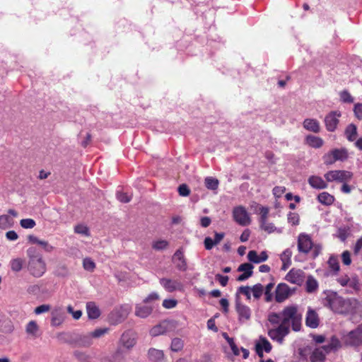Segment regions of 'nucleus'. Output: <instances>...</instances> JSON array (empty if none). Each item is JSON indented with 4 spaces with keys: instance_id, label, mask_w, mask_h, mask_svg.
Listing matches in <instances>:
<instances>
[{
    "instance_id": "obj_40",
    "label": "nucleus",
    "mask_w": 362,
    "mask_h": 362,
    "mask_svg": "<svg viewBox=\"0 0 362 362\" xmlns=\"http://www.w3.org/2000/svg\"><path fill=\"white\" fill-rule=\"evenodd\" d=\"M13 220L8 215L0 216V228L6 229L12 226Z\"/></svg>"
},
{
    "instance_id": "obj_13",
    "label": "nucleus",
    "mask_w": 362,
    "mask_h": 362,
    "mask_svg": "<svg viewBox=\"0 0 362 362\" xmlns=\"http://www.w3.org/2000/svg\"><path fill=\"white\" fill-rule=\"evenodd\" d=\"M313 247L310 237L305 233H300L298 238V250L299 252L308 254Z\"/></svg>"
},
{
    "instance_id": "obj_3",
    "label": "nucleus",
    "mask_w": 362,
    "mask_h": 362,
    "mask_svg": "<svg viewBox=\"0 0 362 362\" xmlns=\"http://www.w3.org/2000/svg\"><path fill=\"white\" fill-rule=\"evenodd\" d=\"M282 324L284 325H291L292 329L298 332L302 326V313L299 310L297 305H290L284 307L281 310Z\"/></svg>"
},
{
    "instance_id": "obj_10",
    "label": "nucleus",
    "mask_w": 362,
    "mask_h": 362,
    "mask_svg": "<svg viewBox=\"0 0 362 362\" xmlns=\"http://www.w3.org/2000/svg\"><path fill=\"white\" fill-rule=\"evenodd\" d=\"M340 117L341 112L339 111H332L325 116V124L328 132H334L337 129Z\"/></svg>"
},
{
    "instance_id": "obj_2",
    "label": "nucleus",
    "mask_w": 362,
    "mask_h": 362,
    "mask_svg": "<svg viewBox=\"0 0 362 362\" xmlns=\"http://www.w3.org/2000/svg\"><path fill=\"white\" fill-rule=\"evenodd\" d=\"M28 257V269L34 277H41L47 271V266L42 255L35 247H29L27 251Z\"/></svg>"
},
{
    "instance_id": "obj_29",
    "label": "nucleus",
    "mask_w": 362,
    "mask_h": 362,
    "mask_svg": "<svg viewBox=\"0 0 362 362\" xmlns=\"http://www.w3.org/2000/svg\"><path fill=\"white\" fill-rule=\"evenodd\" d=\"M123 359V351L121 347H118L110 357L103 358L102 362H122Z\"/></svg>"
},
{
    "instance_id": "obj_44",
    "label": "nucleus",
    "mask_w": 362,
    "mask_h": 362,
    "mask_svg": "<svg viewBox=\"0 0 362 362\" xmlns=\"http://www.w3.org/2000/svg\"><path fill=\"white\" fill-rule=\"evenodd\" d=\"M268 320L273 325L282 323L281 311L279 313H272L268 316Z\"/></svg>"
},
{
    "instance_id": "obj_55",
    "label": "nucleus",
    "mask_w": 362,
    "mask_h": 362,
    "mask_svg": "<svg viewBox=\"0 0 362 362\" xmlns=\"http://www.w3.org/2000/svg\"><path fill=\"white\" fill-rule=\"evenodd\" d=\"M74 231L76 233L88 235V228L84 225H77L74 228Z\"/></svg>"
},
{
    "instance_id": "obj_46",
    "label": "nucleus",
    "mask_w": 362,
    "mask_h": 362,
    "mask_svg": "<svg viewBox=\"0 0 362 362\" xmlns=\"http://www.w3.org/2000/svg\"><path fill=\"white\" fill-rule=\"evenodd\" d=\"M131 311V308L127 305L122 306L118 311V313H119V322L124 321L127 316L129 315V313Z\"/></svg>"
},
{
    "instance_id": "obj_14",
    "label": "nucleus",
    "mask_w": 362,
    "mask_h": 362,
    "mask_svg": "<svg viewBox=\"0 0 362 362\" xmlns=\"http://www.w3.org/2000/svg\"><path fill=\"white\" fill-rule=\"evenodd\" d=\"M291 294L289 286L285 283L278 284L275 290V300L277 303H283Z\"/></svg>"
},
{
    "instance_id": "obj_47",
    "label": "nucleus",
    "mask_w": 362,
    "mask_h": 362,
    "mask_svg": "<svg viewBox=\"0 0 362 362\" xmlns=\"http://www.w3.org/2000/svg\"><path fill=\"white\" fill-rule=\"evenodd\" d=\"M329 267L335 272L339 270V264L338 259L336 257L331 256L328 260Z\"/></svg>"
},
{
    "instance_id": "obj_51",
    "label": "nucleus",
    "mask_w": 362,
    "mask_h": 362,
    "mask_svg": "<svg viewBox=\"0 0 362 362\" xmlns=\"http://www.w3.org/2000/svg\"><path fill=\"white\" fill-rule=\"evenodd\" d=\"M322 159L324 163L327 165H332L336 162L332 151L325 154Z\"/></svg>"
},
{
    "instance_id": "obj_8",
    "label": "nucleus",
    "mask_w": 362,
    "mask_h": 362,
    "mask_svg": "<svg viewBox=\"0 0 362 362\" xmlns=\"http://www.w3.org/2000/svg\"><path fill=\"white\" fill-rule=\"evenodd\" d=\"M233 216L235 221L240 226H247L250 223L249 215L245 209L242 206L233 209Z\"/></svg>"
},
{
    "instance_id": "obj_54",
    "label": "nucleus",
    "mask_w": 362,
    "mask_h": 362,
    "mask_svg": "<svg viewBox=\"0 0 362 362\" xmlns=\"http://www.w3.org/2000/svg\"><path fill=\"white\" fill-rule=\"evenodd\" d=\"M117 198L120 202L122 203H128L132 199V197L125 192H117Z\"/></svg>"
},
{
    "instance_id": "obj_19",
    "label": "nucleus",
    "mask_w": 362,
    "mask_h": 362,
    "mask_svg": "<svg viewBox=\"0 0 362 362\" xmlns=\"http://www.w3.org/2000/svg\"><path fill=\"white\" fill-rule=\"evenodd\" d=\"M308 182L310 187L315 189H324L328 187L327 181H325L321 177L317 175H311L308 179Z\"/></svg>"
},
{
    "instance_id": "obj_1",
    "label": "nucleus",
    "mask_w": 362,
    "mask_h": 362,
    "mask_svg": "<svg viewBox=\"0 0 362 362\" xmlns=\"http://www.w3.org/2000/svg\"><path fill=\"white\" fill-rule=\"evenodd\" d=\"M323 304L335 313L341 315L354 314L359 306L358 301L355 298H344L337 293L328 291L325 293Z\"/></svg>"
},
{
    "instance_id": "obj_32",
    "label": "nucleus",
    "mask_w": 362,
    "mask_h": 362,
    "mask_svg": "<svg viewBox=\"0 0 362 362\" xmlns=\"http://www.w3.org/2000/svg\"><path fill=\"white\" fill-rule=\"evenodd\" d=\"M345 135L349 141H354L357 136V127L354 124H349L345 129Z\"/></svg>"
},
{
    "instance_id": "obj_26",
    "label": "nucleus",
    "mask_w": 362,
    "mask_h": 362,
    "mask_svg": "<svg viewBox=\"0 0 362 362\" xmlns=\"http://www.w3.org/2000/svg\"><path fill=\"white\" fill-rule=\"evenodd\" d=\"M86 310L90 319H97L100 315V311L94 302L87 303Z\"/></svg>"
},
{
    "instance_id": "obj_59",
    "label": "nucleus",
    "mask_w": 362,
    "mask_h": 362,
    "mask_svg": "<svg viewBox=\"0 0 362 362\" xmlns=\"http://www.w3.org/2000/svg\"><path fill=\"white\" fill-rule=\"evenodd\" d=\"M50 310V305L43 304L40 306H37L35 308L34 313L36 315H40L43 313L48 312Z\"/></svg>"
},
{
    "instance_id": "obj_60",
    "label": "nucleus",
    "mask_w": 362,
    "mask_h": 362,
    "mask_svg": "<svg viewBox=\"0 0 362 362\" xmlns=\"http://www.w3.org/2000/svg\"><path fill=\"white\" fill-rule=\"evenodd\" d=\"M354 112L355 116L360 120L362 119V103H357L354 105Z\"/></svg>"
},
{
    "instance_id": "obj_37",
    "label": "nucleus",
    "mask_w": 362,
    "mask_h": 362,
    "mask_svg": "<svg viewBox=\"0 0 362 362\" xmlns=\"http://www.w3.org/2000/svg\"><path fill=\"white\" fill-rule=\"evenodd\" d=\"M168 246L169 243L165 240H158L152 243V248L156 251L165 250Z\"/></svg>"
},
{
    "instance_id": "obj_17",
    "label": "nucleus",
    "mask_w": 362,
    "mask_h": 362,
    "mask_svg": "<svg viewBox=\"0 0 362 362\" xmlns=\"http://www.w3.org/2000/svg\"><path fill=\"white\" fill-rule=\"evenodd\" d=\"M320 318L317 312L308 308L305 316V325L310 328H317L319 326Z\"/></svg>"
},
{
    "instance_id": "obj_20",
    "label": "nucleus",
    "mask_w": 362,
    "mask_h": 362,
    "mask_svg": "<svg viewBox=\"0 0 362 362\" xmlns=\"http://www.w3.org/2000/svg\"><path fill=\"white\" fill-rule=\"evenodd\" d=\"M51 325L60 326L64 320V313L62 308H55L51 313Z\"/></svg>"
},
{
    "instance_id": "obj_34",
    "label": "nucleus",
    "mask_w": 362,
    "mask_h": 362,
    "mask_svg": "<svg viewBox=\"0 0 362 362\" xmlns=\"http://www.w3.org/2000/svg\"><path fill=\"white\" fill-rule=\"evenodd\" d=\"M25 331L28 334L33 337H37V333L39 331V326L35 321H30L26 325Z\"/></svg>"
},
{
    "instance_id": "obj_15",
    "label": "nucleus",
    "mask_w": 362,
    "mask_h": 362,
    "mask_svg": "<svg viewBox=\"0 0 362 362\" xmlns=\"http://www.w3.org/2000/svg\"><path fill=\"white\" fill-rule=\"evenodd\" d=\"M235 310L238 314V320L240 322H245L250 319V308L248 306L241 303L239 300H236L235 301Z\"/></svg>"
},
{
    "instance_id": "obj_62",
    "label": "nucleus",
    "mask_w": 362,
    "mask_h": 362,
    "mask_svg": "<svg viewBox=\"0 0 362 362\" xmlns=\"http://www.w3.org/2000/svg\"><path fill=\"white\" fill-rule=\"evenodd\" d=\"M259 214H260V221H264L265 220H267L268 214H269V209L266 206H262L259 209Z\"/></svg>"
},
{
    "instance_id": "obj_57",
    "label": "nucleus",
    "mask_w": 362,
    "mask_h": 362,
    "mask_svg": "<svg viewBox=\"0 0 362 362\" xmlns=\"http://www.w3.org/2000/svg\"><path fill=\"white\" fill-rule=\"evenodd\" d=\"M177 304V301L175 299H165L163 301V306L167 309L175 308Z\"/></svg>"
},
{
    "instance_id": "obj_4",
    "label": "nucleus",
    "mask_w": 362,
    "mask_h": 362,
    "mask_svg": "<svg viewBox=\"0 0 362 362\" xmlns=\"http://www.w3.org/2000/svg\"><path fill=\"white\" fill-rule=\"evenodd\" d=\"M342 339L344 345L348 346L358 347L362 346V323L344 335Z\"/></svg>"
},
{
    "instance_id": "obj_49",
    "label": "nucleus",
    "mask_w": 362,
    "mask_h": 362,
    "mask_svg": "<svg viewBox=\"0 0 362 362\" xmlns=\"http://www.w3.org/2000/svg\"><path fill=\"white\" fill-rule=\"evenodd\" d=\"M21 226L23 228H33L36 223L35 221L32 218H25L20 221Z\"/></svg>"
},
{
    "instance_id": "obj_64",
    "label": "nucleus",
    "mask_w": 362,
    "mask_h": 362,
    "mask_svg": "<svg viewBox=\"0 0 362 362\" xmlns=\"http://www.w3.org/2000/svg\"><path fill=\"white\" fill-rule=\"evenodd\" d=\"M360 252L362 253V236L357 240L354 247V253L355 255H358Z\"/></svg>"
},
{
    "instance_id": "obj_63",
    "label": "nucleus",
    "mask_w": 362,
    "mask_h": 362,
    "mask_svg": "<svg viewBox=\"0 0 362 362\" xmlns=\"http://www.w3.org/2000/svg\"><path fill=\"white\" fill-rule=\"evenodd\" d=\"M216 280L218 281L220 284L222 286H226L228 281V276H223L220 274H217L215 276Z\"/></svg>"
},
{
    "instance_id": "obj_24",
    "label": "nucleus",
    "mask_w": 362,
    "mask_h": 362,
    "mask_svg": "<svg viewBox=\"0 0 362 362\" xmlns=\"http://www.w3.org/2000/svg\"><path fill=\"white\" fill-rule=\"evenodd\" d=\"M292 251L290 249H286L280 255L282 262V270H286L291 264Z\"/></svg>"
},
{
    "instance_id": "obj_41",
    "label": "nucleus",
    "mask_w": 362,
    "mask_h": 362,
    "mask_svg": "<svg viewBox=\"0 0 362 362\" xmlns=\"http://www.w3.org/2000/svg\"><path fill=\"white\" fill-rule=\"evenodd\" d=\"M251 289L248 286H241L238 288L236 293V298L238 299L240 294L245 296L247 300L251 299Z\"/></svg>"
},
{
    "instance_id": "obj_27",
    "label": "nucleus",
    "mask_w": 362,
    "mask_h": 362,
    "mask_svg": "<svg viewBox=\"0 0 362 362\" xmlns=\"http://www.w3.org/2000/svg\"><path fill=\"white\" fill-rule=\"evenodd\" d=\"M164 353L161 350L151 348L148 351V359L153 362H160L164 358Z\"/></svg>"
},
{
    "instance_id": "obj_42",
    "label": "nucleus",
    "mask_w": 362,
    "mask_h": 362,
    "mask_svg": "<svg viewBox=\"0 0 362 362\" xmlns=\"http://www.w3.org/2000/svg\"><path fill=\"white\" fill-rule=\"evenodd\" d=\"M23 261L21 258L13 259L10 262L11 269L15 272H20L23 268Z\"/></svg>"
},
{
    "instance_id": "obj_23",
    "label": "nucleus",
    "mask_w": 362,
    "mask_h": 362,
    "mask_svg": "<svg viewBox=\"0 0 362 362\" xmlns=\"http://www.w3.org/2000/svg\"><path fill=\"white\" fill-rule=\"evenodd\" d=\"M305 143L312 148H319L323 146L324 141L319 136L309 134L305 137Z\"/></svg>"
},
{
    "instance_id": "obj_22",
    "label": "nucleus",
    "mask_w": 362,
    "mask_h": 362,
    "mask_svg": "<svg viewBox=\"0 0 362 362\" xmlns=\"http://www.w3.org/2000/svg\"><path fill=\"white\" fill-rule=\"evenodd\" d=\"M303 128L313 133H319L320 132V122L316 119H305L303 122Z\"/></svg>"
},
{
    "instance_id": "obj_31",
    "label": "nucleus",
    "mask_w": 362,
    "mask_h": 362,
    "mask_svg": "<svg viewBox=\"0 0 362 362\" xmlns=\"http://www.w3.org/2000/svg\"><path fill=\"white\" fill-rule=\"evenodd\" d=\"M318 288L317 281L311 275L308 276L305 282V289L308 293H313Z\"/></svg>"
},
{
    "instance_id": "obj_43",
    "label": "nucleus",
    "mask_w": 362,
    "mask_h": 362,
    "mask_svg": "<svg viewBox=\"0 0 362 362\" xmlns=\"http://www.w3.org/2000/svg\"><path fill=\"white\" fill-rule=\"evenodd\" d=\"M259 223L261 228L268 233H274L276 230V228L274 223H269L267 220H265L264 221H260Z\"/></svg>"
},
{
    "instance_id": "obj_56",
    "label": "nucleus",
    "mask_w": 362,
    "mask_h": 362,
    "mask_svg": "<svg viewBox=\"0 0 362 362\" xmlns=\"http://www.w3.org/2000/svg\"><path fill=\"white\" fill-rule=\"evenodd\" d=\"M341 100L344 103H353L354 99L351 94L347 90H344L340 93Z\"/></svg>"
},
{
    "instance_id": "obj_11",
    "label": "nucleus",
    "mask_w": 362,
    "mask_h": 362,
    "mask_svg": "<svg viewBox=\"0 0 362 362\" xmlns=\"http://www.w3.org/2000/svg\"><path fill=\"white\" fill-rule=\"evenodd\" d=\"M173 325L169 320H163L158 325L153 327L150 330V334L152 337H157L161 334H166L172 330Z\"/></svg>"
},
{
    "instance_id": "obj_38",
    "label": "nucleus",
    "mask_w": 362,
    "mask_h": 362,
    "mask_svg": "<svg viewBox=\"0 0 362 362\" xmlns=\"http://www.w3.org/2000/svg\"><path fill=\"white\" fill-rule=\"evenodd\" d=\"M274 286V282L269 283L265 288H264V300L266 302H271L273 299V293L272 292Z\"/></svg>"
},
{
    "instance_id": "obj_5",
    "label": "nucleus",
    "mask_w": 362,
    "mask_h": 362,
    "mask_svg": "<svg viewBox=\"0 0 362 362\" xmlns=\"http://www.w3.org/2000/svg\"><path fill=\"white\" fill-rule=\"evenodd\" d=\"M324 177L327 182H347L350 181L353 177L352 173L344 170H334L327 172Z\"/></svg>"
},
{
    "instance_id": "obj_35",
    "label": "nucleus",
    "mask_w": 362,
    "mask_h": 362,
    "mask_svg": "<svg viewBox=\"0 0 362 362\" xmlns=\"http://www.w3.org/2000/svg\"><path fill=\"white\" fill-rule=\"evenodd\" d=\"M184 347V341L178 337L172 339L170 350L173 352H178L182 350Z\"/></svg>"
},
{
    "instance_id": "obj_9",
    "label": "nucleus",
    "mask_w": 362,
    "mask_h": 362,
    "mask_svg": "<svg viewBox=\"0 0 362 362\" xmlns=\"http://www.w3.org/2000/svg\"><path fill=\"white\" fill-rule=\"evenodd\" d=\"M119 345L128 350L132 349L136 343V334L132 330L124 332L119 339Z\"/></svg>"
},
{
    "instance_id": "obj_36",
    "label": "nucleus",
    "mask_w": 362,
    "mask_h": 362,
    "mask_svg": "<svg viewBox=\"0 0 362 362\" xmlns=\"http://www.w3.org/2000/svg\"><path fill=\"white\" fill-rule=\"evenodd\" d=\"M204 184L207 189L216 190L218 187L219 182L216 178L207 177L205 178Z\"/></svg>"
},
{
    "instance_id": "obj_21",
    "label": "nucleus",
    "mask_w": 362,
    "mask_h": 362,
    "mask_svg": "<svg viewBox=\"0 0 362 362\" xmlns=\"http://www.w3.org/2000/svg\"><path fill=\"white\" fill-rule=\"evenodd\" d=\"M257 354L260 357H263V351L269 353L272 349L270 342L265 338L261 337L259 341L255 345Z\"/></svg>"
},
{
    "instance_id": "obj_45",
    "label": "nucleus",
    "mask_w": 362,
    "mask_h": 362,
    "mask_svg": "<svg viewBox=\"0 0 362 362\" xmlns=\"http://www.w3.org/2000/svg\"><path fill=\"white\" fill-rule=\"evenodd\" d=\"M288 222L292 226H298L300 222V217L297 213L289 212L287 215Z\"/></svg>"
},
{
    "instance_id": "obj_53",
    "label": "nucleus",
    "mask_w": 362,
    "mask_h": 362,
    "mask_svg": "<svg viewBox=\"0 0 362 362\" xmlns=\"http://www.w3.org/2000/svg\"><path fill=\"white\" fill-rule=\"evenodd\" d=\"M329 344L334 351H337L341 347V342L336 336L331 337Z\"/></svg>"
},
{
    "instance_id": "obj_18",
    "label": "nucleus",
    "mask_w": 362,
    "mask_h": 362,
    "mask_svg": "<svg viewBox=\"0 0 362 362\" xmlns=\"http://www.w3.org/2000/svg\"><path fill=\"white\" fill-rule=\"evenodd\" d=\"M253 268V265L250 263L241 264L238 268V272H243V273L238 276L237 281H243L252 276Z\"/></svg>"
},
{
    "instance_id": "obj_25",
    "label": "nucleus",
    "mask_w": 362,
    "mask_h": 362,
    "mask_svg": "<svg viewBox=\"0 0 362 362\" xmlns=\"http://www.w3.org/2000/svg\"><path fill=\"white\" fill-rule=\"evenodd\" d=\"M153 311V308L148 305H136L135 308V315L141 318H146L149 316Z\"/></svg>"
},
{
    "instance_id": "obj_7",
    "label": "nucleus",
    "mask_w": 362,
    "mask_h": 362,
    "mask_svg": "<svg viewBox=\"0 0 362 362\" xmlns=\"http://www.w3.org/2000/svg\"><path fill=\"white\" fill-rule=\"evenodd\" d=\"M159 281L160 285L164 288V289L169 293H173L176 291H184L183 284L177 279L161 278Z\"/></svg>"
},
{
    "instance_id": "obj_12",
    "label": "nucleus",
    "mask_w": 362,
    "mask_h": 362,
    "mask_svg": "<svg viewBox=\"0 0 362 362\" xmlns=\"http://www.w3.org/2000/svg\"><path fill=\"white\" fill-rule=\"evenodd\" d=\"M286 280L288 282L300 286L305 279V273L301 269H291L286 275Z\"/></svg>"
},
{
    "instance_id": "obj_61",
    "label": "nucleus",
    "mask_w": 362,
    "mask_h": 362,
    "mask_svg": "<svg viewBox=\"0 0 362 362\" xmlns=\"http://www.w3.org/2000/svg\"><path fill=\"white\" fill-rule=\"evenodd\" d=\"M342 262L345 265H349L351 263V254L349 251H344L341 254Z\"/></svg>"
},
{
    "instance_id": "obj_50",
    "label": "nucleus",
    "mask_w": 362,
    "mask_h": 362,
    "mask_svg": "<svg viewBox=\"0 0 362 362\" xmlns=\"http://www.w3.org/2000/svg\"><path fill=\"white\" fill-rule=\"evenodd\" d=\"M108 328H98L90 332V337L93 338H99L108 332Z\"/></svg>"
},
{
    "instance_id": "obj_30",
    "label": "nucleus",
    "mask_w": 362,
    "mask_h": 362,
    "mask_svg": "<svg viewBox=\"0 0 362 362\" xmlns=\"http://www.w3.org/2000/svg\"><path fill=\"white\" fill-rule=\"evenodd\" d=\"M325 356L322 349L317 348L312 352L310 360L311 362H323L326 358Z\"/></svg>"
},
{
    "instance_id": "obj_6",
    "label": "nucleus",
    "mask_w": 362,
    "mask_h": 362,
    "mask_svg": "<svg viewBox=\"0 0 362 362\" xmlns=\"http://www.w3.org/2000/svg\"><path fill=\"white\" fill-rule=\"evenodd\" d=\"M289 332L290 328L288 326L280 323L276 328L269 329L268 332V335L272 339L282 344L284 337L288 335Z\"/></svg>"
},
{
    "instance_id": "obj_58",
    "label": "nucleus",
    "mask_w": 362,
    "mask_h": 362,
    "mask_svg": "<svg viewBox=\"0 0 362 362\" xmlns=\"http://www.w3.org/2000/svg\"><path fill=\"white\" fill-rule=\"evenodd\" d=\"M178 192L180 196L187 197L190 194V189L185 184H182L178 187Z\"/></svg>"
},
{
    "instance_id": "obj_52",
    "label": "nucleus",
    "mask_w": 362,
    "mask_h": 362,
    "mask_svg": "<svg viewBox=\"0 0 362 362\" xmlns=\"http://www.w3.org/2000/svg\"><path fill=\"white\" fill-rule=\"evenodd\" d=\"M247 259L250 262L255 264L260 263L259 255L255 250H250L247 254Z\"/></svg>"
},
{
    "instance_id": "obj_33",
    "label": "nucleus",
    "mask_w": 362,
    "mask_h": 362,
    "mask_svg": "<svg viewBox=\"0 0 362 362\" xmlns=\"http://www.w3.org/2000/svg\"><path fill=\"white\" fill-rule=\"evenodd\" d=\"M332 151L336 161H344L348 158V153L345 148H335Z\"/></svg>"
},
{
    "instance_id": "obj_48",
    "label": "nucleus",
    "mask_w": 362,
    "mask_h": 362,
    "mask_svg": "<svg viewBox=\"0 0 362 362\" xmlns=\"http://www.w3.org/2000/svg\"><path fill=\"white\" fill-rule=\"evenodd\" d=\"M83 267L84 269L93 272L95 268V264L90 258L86 257L83 261Z\"/></svg>"
},
{
    "instance_id": "obj_28",
    "label": "nucleus",
    "mask_w": 362,
    "mask_h": 362,
    "mask_svg": "<svg viewBox=\"0 0 362 362\" xmlns=\"http://www.w3.org/2000/svg\"><path fill=\"white\" fill-rule=\"evenodd\" d=\"M317 199L320 203L325 206L332 204L335 200L334 197L327 192L320 193Z\"/></svg>"
},
{
    "instance_id": "obj_16",
    "label": "nucleus",
    "mask_w": 362,
    "mask_h": 362,
    "mask_svg": "<svg viewBox=\"0 0 362 362\" xmlns=\"http://www.w3.org/2000/svg\"><path fill=\"white\" fill-rule=\"evenodd\" d=\"M173 262L176 264L178 270L185 272L187 269V264L185 258L184 252L182 248L176 250L173 256Z\"/></svg>"
},
{
    "instance_id": "obj_39",
    "label": "nucleus",
    "mask_w": 362,
    "mask_h": 362,
    "mask_svg": "<svg viewBox=\"0 0 362 362\" xmlns=\"http://www.w3.org/2000/svg\"><path fill=\"white\" fill-rule=\"evenodd\" d=\"M252 296L255 299H259L264 293V286L261 284H256L250 287Z\"/></svg>"
}]
</instances>
